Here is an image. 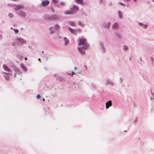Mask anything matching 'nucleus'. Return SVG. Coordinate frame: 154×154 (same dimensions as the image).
I'll return each mask as SVG.
<instances>
[{
    "instance_id": "1a4fd4ad",
    "label": "nucleus",
    "mask_w": 154,
    "mask_h": 154,
    "mask_svg": "<svg viewBox=\"0 0 154 154\" xmlns=\"http://www.w3.org/2000/svg\"><path fill=\"white\" fill-rule=\"evenodd\" d=\"M3 68L6 71L10 72L11 71V70L9 69L8 67L5 64L3 65Z\"/></svg>"
},
{
    "instance_id": "ddd939ff",
    "label": "nucleus",
    "mask_w": 154,
    "mask_h": 154,
    "mask_svg": "<svg viewBox=\"0 0 154 154\" xmlns=\"http://www.w3.org/2000/svg\"><path fill=\"white\" fill-rule=\"evenodd\" d=\"M118 25L117 23H115L112 26V28L114 29H118Z\"/></svg>"
},
{
    "instance_id": "c756f323",
    "label": "nucleus",
    "mask_w": 154,
    "mask_h": 154,
    "mask_svg": "<svg viewBox=\"0 0 154 154\" xmlns=\"http://www.w3.org/2000/svg\"><path fill=\"white\" fill-rule=\"evenodd\" d=\"M121 5H124V4L123 3H121L120 4Z\"/></svg>"
},
{
    "instance_id": "f03ea898",
    "label": "nucleus",
    "mask_w": 154,
    "mask_h": 154,
    "mask_svg": "<svg viewBox=\"0 0 154 154\" xmlns=\"http://www.w3.org/2000/svg\"><path fill=\"white\" fill-rule=\"evenodd\" d=\"M59 28V26L57 25H56L55 26V28L54 29L52 27H50V29L51 33H53L55 32L56 30L58 29Z\"/></svg>"
},
{
    "instance_id": "2f4dec72",
    "label": "nucleus",
    "mask_w": 154,
    "mask_h": 154,
    "mask_svg": "<svg viewBox=\"0 0 154 154\" xmlns=\"http://www.w3.org/2000/svg\"><path fill=\"white\" fill-rule=\"evenodd\" d=\"M43 100L44 101H45V99H44V98H43Z\"/></svg>"
},
{
    "instance_id": "a878e982",
    "label": "nucleus",
    "mask_w": 154,
    "mask_h": 154,
    "mask_svg": "<svg viewBox=\"0 0 154 154\" xmlns=\"http://www.w3.org/2000/svg\"><path fill=\"white\" fill-rule=\"evenodd\" d=\"M75 74L74 72H72V75H73V74Z\"/></svg>"
},
{
    "instance_id": "aec40b11",
    "label": "nucleus",
    "mask_w": 154,
    "mask_h": 154,
    "mask_svg": "<svg viewBox=\"0 0 154 154\" xmlns=\"http://www.w3.org/2000/svg\"><path fill=\"white\" fill-rule=\"evenodd\" d=\"M54 2L55 3H57L58 2V0H53Z\"/></svg>"
},
{
    "instance_id": "6ab92c4d",
    "label": "nucleus",
    "mask_w": 154,
    "mask_h": 154,
    "mask_svg": "<svg viewBox=\"0 0 154 154\" xmlns=\"http://www.w3.org/2000/svg\"><path fill=\"white\" fill-rule=\"evenodd\" d=\"M40 94H38L37 96H36V97L37 98H38V99H39L40 98Z\"/></svg>"
},
{
    "instance_id": "7c9ffc66",
    "label": "nucleus",
    "mask_w": 154,
    "mask_h": 154,
    "mask_svg": "<svg viewBox=\"0 0 154 154\" xmlns=\"http://www.w3.org/2000/svg\"><path fill=\"white\" fill-rule=\"evenodd\" d=\"M38 60L39 61H40L41 60V59H40V58L38 59Z\"/></svg>"
},
{
    "instance_id": "bb28decb",
    "label": "nucleus",
    "mask_w": 154,
    "mask_h": 154,
    "mask_svg": "<svg viewBox=\"0 0 154 154\" xmlns=\"http://www.w3.org/2000/svg\"><path fill=\"white\" fill-rule=\"evenodd\" d=\"M2 35H1L0 34V38H2Z\"/></svg>"
},
{
    "instance_id": "9b49d317",
    "label": "nucleus",
    "mask_w": 154,
    "mask_h": 154,
    "mask_svg": "<svg viewBox=\"0 0 154 154\" xmlns=\"http://www.w3.org/2000/svg\"><path fill=\"white\" fill-rule=\"evenodd\" d=\"M23 7L22 5H18L15 8V9L17 11L19 9L23 8Z\"/></svg>"
},
{
    "instance_id": "39448f33",
    "label": "nucleus",
    "mask_w": 154,
    "mask_h": 154,
    "mask_svg": "<svg viewBox=\"0 0 154 154\" xmlns=\"http://www.w3.org/2000/svg\"><path fill=\"white\" fill-rule=\"evenodd\" d=\"M112 105V101L111 100H109L106 103V109H108L109 106Z\"/></svg>"
},
{
    "instance_id": "7ed1b4c3",
    "label": "nucleus",
    "mask_w": 154,
    "mask_h": 154,
    "mask_svg": "<svg viewBox=\"0 0 154 154\" xmlns=\"http://www.w3.org/2000/svg\"><path fill=\"white\" fill-rule=\"evenodd\" d=\"M49 2L48 0L43 1L42 2V5L43 7L47 6L49 3Z\"/></svg>"
},
{
    "instance_id": "6e6552de",
    "label": "nucleus",
    "mask_w": 154,
    "mask_h": 154,
    "mask_svg": "<svg viewBox=\"0 0 154 154\" xmlns=\"http://www.w3.org/2000/svg\"><path fill=\"white\" fill-rule=\"evenodd\" d=\"M44 17L45 19H48V20H53V19L54 20H56V19H55L54 17H48L46 15H45L44 16Z\"/></svg>"
},
{
    "instance_id": "f3484780",
    "label": "nucleus",
    "mask_w": 154,
    "mask_h": 154,
    "mask_svg": "<svg viewBox=\"0 0 154 154\" xmlns=\"http://www.w3.org/2000/svg\"><path fill=\"white\" fill-rule=\"evenodd\" d=\"M70 23V24L73 26H75V23H74L73 22H71Z\"/></svg>"
},
{
    "instance_id": "412c9836",
    "label": "nucleus",
    "mask_w": 154,
    "mask_h": 154,
    "mask_svg": "<svg viewBox=\"0 0 154 154\" xmlns=\"http://www.w3.org/2000/svg\"><path fill=\"white\" fill-rule=\"evenodd\" d=\"M124 49L125 50L127 49V47L126 45H125L124 46Z\"/></svg>"
},
{
    "instance_id": "f257e3e1",
    "label": "nucleus",
    "mask_w": 154,
    "mask_h": 154,
    "mask_svg": "<svg viewBox=\"0 0 154 154\" xmlns=\"http://www.w3.org/2000/svg\"><path fill=\"white\" fill-rule=\"evenodd\" d=\"M78 45L79 46L83 45L82 47H79L78 50L81 54H85V51L83 49L87 50L89 47V45L87 43L86 39L85 38L79 39Z\"/></svg>"
},
{
    "instance_id": "c85d7f7f",
    "label": "nucleus",
    "mask_w": 154,
    "mask_h": 154,
    "mask_svg": "<svg viewBox=\"0 0 154 154\" xmlns=\"http://www.w3.org/2000/svg\"><path fill=\"white\" fill-rule=\"evenodd\" d=\"M74 69H75V70H76V69H77V68H76V67H74Z\"/></svg>"
},
{
    "instance_id": "4be33fe9",
    "label": "nucleus",
    "mask_w": 154,
    "mask_h": 154,
    "mask_svg": "<svg viewBox=\"0 0 154 154\" xmlns=\"http://www.w3.org/2000/svg\"><path fill=\"white\" fill-rule=\"evenodd\" d=\"M110 23H108V26H106V27L109 28L110 26Z\"/></svg>"
},
{
    "instance_id": "cd10ccee",
    "label": "nucleus",
    "mask_w": 154,
    "mask_h": 154,
    "mask_svg": "<svg viewBox=\"0 0 154 154\" xmlns=\"http://www.w3.org/2000/svg\"><path fill=\"white\" fill-rule=\"evenodd\" d=\"M25 60H27V58H26V57H25Z\"/></svg>"
},
{
    "instance_id": "0eeeda50",
    "label": "nucleus",
    "mask_w": 154,
    "mask_h": 154,
    "mask_svg": "<svg viewBox=\"0 0 154 154\" xmlns=\"http://www.w3.org/2000/svg\"><path fill=\"white\" fill-rule=\"evenodd\" d=\"M69 31L72 34L76 35L77 33V32L76 30L75 29H73L71 28L69 29Z\"/></svg>"
},
{
    "instance_id": "a211bd4d",
    "label": "nucleus",
    "mask_w": 154,
    "mask_h": 154,
    "mask_svg": "<svg viewBox=\"0 0 154 154\" xmlns=\"http://www.w3.org/2000/svg\"><path fill=\"white\" fill-rule=\"evenodd\" d=\"M118 14H119L120 17V18H122V16L121 12H120V11H119L118 12Z\"/></svg>"
},
{
    "instance_id": "f8f14e48",
    "label": "nucleus",
    "mask_w": 154,
    "mask_h": 154,
    "mask_svg": "<svg viewBox=\"0 0 154 154\" xmlns=\"http://www.w3.org/2000/svg\"><path fill=\"white\" fill-rule=\"evenodd\" d=\"M76 2L78 4L83 5V3L82 2V0H76Z\"/></svg>"
},
{
    "instance_id": "72a5a7b5",
    "label": "nucleus",
    "mask_w": 154,
    "mask_h": 154,
    "mask_svg": "<svg viewBox=\"0 0 154 154\" xmlns=\"http://www.w3.org/2000/svg\"><path fill=\"white\" fill-rule=\"evenodd\" d=\"M11 29H13V28H11Z\"/></svg>"
},
{
    "instance_id": "b1692460",
    "label": "nucleus",
    "mask_w": 154,
    "mask_h": 154,
    "mask_svg": "<svg viewBox=\"0 0 154 154\" xmlns=\"http://www.w3.org/2000/svg\"><path fill=\"white\" fill-rule=\"evenodd\" d=\"M139 24L140 26H143V24L142 23H139Z\"/></svg>"
},
{
    "instance_id": "9d476101",
    "label": "nucleus",
    "mask_w": 154,
    "mask_h": 154,
    "mask_svg": "<svg viewBox=\"0 0 154 154\" xmlns=\"http://www.w3.org/2000/svg\"><path fill=\"white\" fill-rule=\"evenodd\" d=\"M20 14L22 17H25L26 16L25 12L23 11H21L20 13Z\"/></svg>"
},
{
    "instance_id": "5701e85b",
    "label": "nucleus",
    "mask_w": 154,
    "mask_h": 154,
    "mask_svg": "<svg viewBox=\"0 0 154 154\" xmlns=\"http://www.w3.org/2000/svg\"><path fill=\"white\" fill-rule=\"evenodd\" d=\"M147 26L146 25H144V26H143V27L145 28V29H146L147 28Z\"/></svg>"
},
{
    "instance_id": "473e14b6",
    "label": "nucleus",
    "mask_w": 154,
    "mask_h": 154,
    "mask_svg": "<svg viewBox=\"0 0 154 154\" xmlns=\"http://www.w3.org/2000/svg\"><path fill=\"white\" fill-rule=\"evenodd\" d=\"M153 2H154V0H152Z\"/></svg>"
},
{
    "instance_id": "dca6fc26",
    "label": "nucleus",
    "mask_w": 154,
    "mask_h": 154,
    "mask_svg": "<svg viewBox=\"0 0 154 154\" xmlns=\"http://www.w3.org/2000/svg\"><path fill=\"white\" fill-rule=\"evenodd\" d=\"M14 30L15 32V33L16 34L18 33L19 32V31L17 29H14Z\"/></svg>"
},
{
    "instance_id": "f704fd0d",
    "label": "nucleus",
    "mask_w": 154,
    "mask_h": 154,
    "mask_svg": "<svg viewBox=\"0 0 154 154\" xmlns=\"http://www.w3.org/2000/svg\"><path fill=\"white\" fill-rule=\"evenodd\" d=\"M42 53H43L44 52L43 51H42Z\"/></svg>"
},
{
    "instance_id": "393cba45",
    "label": "nucleus",
    "mask_w": 154,
    "mask_h": 154,
    "mask_svg": "<svg viewBox=\"0 0 154 154\" xmlns=\"http://www.w3.org/2000/svg\"><path fill=\"white\" fill-rule=\"evenodd\" d=\"M6 79L8 81L9 79V78L8 77L7 78H6Z\"/></svg>"
},
{
    "instance_id": "20e7f679",
    "label": "nucleus",
    "mask_w": 154,
    "mask_h": 154,
    "mask_svg": "<svg viewBox=\"0 0 154 154\" xmlns=\"http://www.w3.org/2000/svg\"><path fill=\"white\" fill-rule=\"evenodd\" d=\"M70 10L73 11H75L76 12L77 11L79 10L78 7L76 5H74L73 8H71Z\"/></svg>"
},
{
    "instance_id": "423d86ee",
    "label": "nucleus",
    "mask_w": 154,
    "mask_h": 154,
    "mask_svg": "<svg viewBox=\"0 0 154 154\" xmlns=\"http://www.w3.org/2000/svg\"><path fill=\"white\" fill-rule=\"evenodd\" d=\"M75 13V11H73L70 10V11H67L65 12V14L66 15L71 14H74Z\"/></svg>"
},
{
    "instance_id": "2eb2a0df",
    "label": "nucleus",
    "mask_w": 154,
    "mask_h": 154,
    "mask_svg": "<svg viewBox=\"0 0 154 154\" xmlns=\"http://www.w3.org/2000/svg\"><path fill=\"white\" fill-rule=\"evenodd\" d=\"M8 16L10 17H13V15L12 13H10L8 14Z\"/></svg>"
},
{
    "instance_id": "4468645a",
    "label": "nucleus",
    "mask_w": 154,
    "mask_h": 154,
    "mask_svg": "<svg viewBox=\"0 0 154 154\" xmlns=\"http://www.w3.org/2000/svg\"><path fill=\"white\" fill-rule=\"evenodd\" d=\"M65 41V44L66 45H67L68 44V41L66 40V38H64Z\"/></svg>"
}]
</instances>
